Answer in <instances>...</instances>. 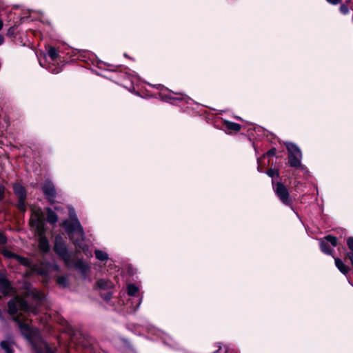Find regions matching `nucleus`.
I'll return each mask as SVG.
<instances>
[{
	"mask_svg": "<svg viewBox=\"0 0 353 353\" xmlns=\"http://www.w3.org/2000/svg\"><path fill=\"white\" fill-rule=\"evenodd\" d=\"M8 312L17 322L22 334L31 342L36 353H54L40 336L39 330L30 325L28 317L30 313L36 314L34 308H31L22 298L17 296L8 303Z\"/></svg>",
	"mask_w": 353,
	"mask_h": 353,
	"instance_id": "1",
	"label": "nucleus"
},
{
	"mask_svg": "<svg viewBox=\"0 0 353 353\" xmlns=\"http://www.w3.org/2000/svg\"><path fill=\"white\" fill-rule=\"evenodd\" d=\"M32 215L30 219V224L35 234L39 236V248L43 252H48L50 247L48 241L44 236L45 222L43 213L40 208L32 207L31 208Z\"/></svg>",
	"mask_w": 353,
	"mask_h": 353,
	"instance_id": "2",
	"label": "nucleus"
},
{
	"mask_svg": "<svg viewBox=\"0 0 353 353\" xmlns=\"http://www.w3.org/2000/svg\"><path fill=\"white\" fill-rule=\"evenodd\" d=\"M70 221H64L62 225L65 228L70 238L79 248L83 249L82 243L84 239V233L74 210L69 208Z\"/></svg>",
	"mask_w": 353,
	"mask_h": 353,
	"instance_id": "3",
	"label": "nucleus"
},
{
	"mask_svg": "<svg viewBox=\"0 0 353 353\" xmlns=\"http://www.w3.org/2000/svg\"><path fill=\"white\" fill-rule=\"evenodd\" d=\"M1 254L6 258L14 259L17 262L24 266L31 267L33 271L38 272L41 275H45L48 273L47 267L43 263H41L40 265H34L32 267L30 262L27 258L15 254L6 248L2 249Z\"/></svg>",
	"mask_w": 353,
	"mask_h": 353,
	"instance_id": "4",
	"label": "nucleus"
},
{
	"mask_svg": "<svg viewBox=\"0 0 353 353\" xmlns=\"http://www.w3.org/2000/svg\"><path fill=\"white\" fill-rule=\"evenodd\" d=\"M286 148L288 151L289 164L293 168H299L305 170V168L301 163L302 153L301 150L292 143H287Z\"/></svg>",
	"mask_w": 353,
	"mask_h": 353,
	"instance_id": "5",
	"label": "nucleus"
},
{
	"mask_svg": "<svg viewBox=\"0 0 353 353\" xmlns=\"http://www.w3.org/2000/svg\"><path fill=\"white\" fill-rule=\"evenodd\" d=\"M273 183V189L279 200L286 205H291V199L288 188L281 182L277 183L276 185Z\"/></svg>",
	"mask_w": 353,
	"mask_h": 353,
	"instance_id": "6",
	"label": "nucleus"
},
{
	"mask_svg": "<svg viewBox=\"0 0 353 353\" xmlns=\"http://www.w3.org/2000/svg\"><path fill=\"white\" fill-rule=\"evenodd\" d=\"M54 249L56 253L59 254L64 260L66 265L70 267L71 265L70 261V256L67 251L65 244L61 241V238L56 239Z\"/></svg>",
	"mask_w": 353,
	"mask_h": 353,
	"instance_id": "7",
	"label": "nucleus"
},
{
	"mask_svg": "<svg viewBox=\"0 0 353 353\" xmlns=\"http://www.w3.org/2000/svg\"><path fill=\"white\" fill-rule=\"evenodd\" d=\"M327 243H330L333 247H335L337 245V239L334 236L328 235L325 237V240H321L320 241L321 251L327 254H331L332 249L328 247Z\"/></svg>",
	"mask_w": 353,
	"mask_h": 353,
	"instance_id": "8",
	"label": "nucleus"
},
{
	"mask_svg": "<svg viewBox=\"0 0 353 353\" xmlns=\"http://www.w3.org/2000/svg\"><path fill=\"white\" fill-rule=\"evenodd\" d=\"M12 292L13 289L9 281L4 277H0V298L2 296L11 294Z\"/></svg>",
	"mask_w": 353,
	"mask_h": 353,
	"instance_id": "9",
	"label": "nucleus"
},
{
	"mask_svg": "<svg viewBox=\"0 0 353 353\" xmlns=\"http://www.w3.org/2000/svg\"><path fill=\"white\" fill-rule=\"evenodd\" d=\"M43 191L50 202H52L55 196V190L50 181H46L43 187Z\"/></svg>",
	"mask_w": 353,
	"mask_h": 353,
	"instance_id": "10",
	"label": "nucleus"
},
{
	"mask_svg": "<svg viewBox=\"0 0 353 353\" xmlns=\"http://www.w3.org/2000/svg\"><path fill=\"white\" fill-rule=\"evenodd\" d=\"M222 123L225 126V132L232 133L233 132H239L241 130V125L238 123L231 122L227 120H222Z\"/></svg>",
	"mask_w": 353,
	"mask_h": 353,
	"instance_id": "11",
	"label": "nucleus"
},
{
	"mask_svg": "<svg viewBox=\"0 0 353 353\" xmlns=\"http://www.w3.org/2000/svg\"><path fill=\"white\" fill-rule=\"evenodd\" d=\"M13 190L15 194L18 196L21 201L26 200V191L24 188L20 184H14L13 186Z\"/></svg>",
	"mask_w": 353,
	"mask_h": 353,
	"instance_id": "12",
	"label": "nucleus"
},
{
	"mask_svg": "<svg viewBox=\"0 0 353 353\" xmlns=\"http://www.w3.org/2000/svg\"><path fill=\"white\" fill-rule=\"evenodd\" d=\"M335 265L341 272L346 274L349 271V268L345 265L343 262L339 258L335 259Z\"/></svg>",
	"mask_w": 353,
	"mask_h": 353,
	"instance_id": "13",
	"label": "nucleus"
},
{
	"mask_svg": "<svg viewBox=\"0 0 353 353\" xmlns=\"http://www.w3.org/2000/svg\"><path fill=\"white\" fill-rule=\"evenodd\" d=\"M58 220L57 215L50 208L47 209V221L51 224H54Z\"/></svg>",
	"mask_w": 353,
	"mask_h": 353,
	"instance_id": "14",
	"label": "nucleus"
},
{
	"mask_svg": "<svg viewBox=\"0 0 353 353\" xmlns=\"http://www.w3.org/2000/svg\"><path fill=\"white\" fill-rule=\"evenodd\" d=\"M94 253H95L96 258L97 259H99V261H103L108 259V256L107 253H105L101 250H96Z\"/></svg>",
	"mask_w": 353,
	"mask_h": 353,
	"instance_id": "15",
	"label": "nucleus"
},
{
	"mask_svg": "<svg viewBox=\"0 0 353 353\" xmlns=\"http://www.w3.org/2000/svg\"><path fill=\"white\" fill-rule=\"evenodd\" d=\"M48 54L51 58L52 61H55L59 56L58 50L54 47L49 48Z\"/></svg>",
	"mask_w": 353,
	"mask_h": 353,
	"instance_id": "16",
	"label": "nucleus"
},
{
	"mask_svg": "<svg viewBox=\"0 0 353 353\" xmlns=\"http://www.w3.org/2000/svg\"><path fill=\"white\" fill-rule=\"evenodd\" d=\"M1 347L6 353H13L12 346L9 342L2 341L1 343Z\"/></svg>",
	"mask_w": 353,
	"mask_h": 353,
	"instance_id": "17",
	"label": "nucleus"
},
{
	"mask_svg": "<svg viewBox=\"0 0 353 353\" xmlns=\"http://www.w3.org/2000/svg\"><path fill=\"white\" fill-rule=\"evenodd\" d=\"M97 284L98 288H101V289H106V288H110L112 285L111 283H110L108 281H106L104 279L99 280Z\"/></svg>",
	"mask_w": 353,
	"mask_h": 353,
	"instance_id": "18",
	"label": "nucleus"
},
{
	"mask_svg": "<svg viewBox=\"0 0 353 353\" xmlns=\"http://www.w3.org/2000/svg\"><path fill=\"white\" fill-rule=\"evenodd\" d=\"M138 292V288L133 284H130L128 286V293L130 296H134Z\"/></svg>",
	"mask_w": 353,
	"mask_h": 353,
	"instance_id": "19",
	"label": "nucleus"
},
{
	"mask_svg": "<svg viewBox=\"0 0 353 353\" xmlns=\"http://www.w3.org/2000/svg\"><path fill=\"white\" fill-rule=\"evenodd\" d=\"M57 283L59 285L65 287L67 285L68 281L65 276H61L57 278Z\"/></svg>",
	"mask_w": 353,
	"mask_h": 353,
	"instance_id": "20",
	"label": "nucleus"
},
{
	"mask_svg": "<svg viewBox=\"0 0 353 353\" xmlns=\"http://www.w3.org/2000/svg\"><path fill=\"white\" fill-rule=\"evenodd\" d=\"M266 173L270 177H274L275 176H279V171L276 170H274V169L268 170Z\"/></svg>",
	"mask_w": 353,
	"mask_h": 353,
	"instance_id": "21",
	"label": "nucleus"
},
{
	"mask_svg": "<svg viewBox=\"0 0 353 353\" xmlns=\"http://www.w3.org/2000/svg\"><path fill=\"white\" fill-rule=\"evenodd\" d=\"M34 296L39 302H42L43 300L44 299V294L43 293L37 292V294H35Z\"/></svg>",
	"mask_w": 353,
	"mask_h": 353,
	"instance_id": "22",
	"label": "nucleus"
},
{
	"mask_svg": "<svg viewBox=\"0 0 353 353\" xmlns=\"http://www.w3.org/2000/svg\"><path fill=\"white\" fill-rule=\"evenodd\" d=\"M340 10H341V13H343V14H346L348 13L349 9H348L347 6L343 4L340 7Z\"/></svg>",
	"mask_w": 353,
	"mask_h": 353,
	"instance_id": "23",
	"label": "nucleus"
},
{
	"mask_svg": "<svg viewBox=\"0 0 353 353\" xmlns=\"http://www.w3.org/2000/svg\"><path fill=\"white\" fill-rule=\"evenodd\" d=\"M18 207L21 211H25L26 210L25 200L21 201L20 199H19Z\"/></svg>",
	"mask_w": 353,
	"mask_h": 353,
	"instance_id": "24",
	"label": "nucleus"
},
{
	"mask_svg": "<svg viewBox=\"0 0 353 353\" xmlns=\"http://www.w3.org/2000/svg\"><path fill=\"white\" fill-rule=\"evenodd\" d=\"M347 243L348 248H349L352 251H353V237H350V238H349V239H347Z\"/></svg>",
	"mask_w": 353,
	"mask_h": 353,
	"instance_id": "25",
	"label": "nucleus"
},
{
	"mask_svg": "<svg viewBox=\"0 0 353 353\" xmlns=\"http://www.w3.org/2000/svg\"><path fill=\"white\" fill-rule=\"evenodd\" d=\"M76 266L82 269V270H85L87 268V265L83 264L81 261L77 263Z\"/></svg>",
	"mask_w": 353,
	"mask_h": 353,
	"instance_id": "26",
	"label": "nucleus"
},
{
	"mask_svg": "<svg viewBox=\"0 0 353 353\" xmlns=\"http://www.w3.org/2000/svg\"><path fill=\"white\" fill-rule=\"evenodd\" d=\"M276 153V149L274 148H272L271 150H270L267 153H266V156L268 157H272Z\"/></svg>",
	"mask_w": 353,
	"mask_h": 353,
	"instance_id": "27",
	"label": "nucleus"
},
{
	"mask_svg": "<svg viewBox=\"0 0 353 353\" xmlns=\"http://www.w3.org/2000/svg\"><path fill=\"white\" fill-rule=\"evenodd\" d=\"M4 194V187L0 185V201L3 199Z\"/></svg>",
	"mask_w": 353,
	"mask_h": 353,
	"instance_id": "28",
	"label": "nucleus"
},
{
	"mask_svg": "<svg viewBox=\"0 0 353 353\" xmlns=\"http://www.w3.org/2000/svg\"><path fill=\"white\" fill-rule=\"evenodd\" d=\"M6 241V237L1 233H0V243H5Z\"/></svg>",
	"mask_w": 353,
	"mask_h": 353,
	"instance_id": "29",
	"label": "nucleus"
},
{
	"mask_svg": "<svg viewBox=\"0 0 353 353\" xmlns=\"http://www.w3.org/2000/svg\"><path fill=\"white\" fill-rule=\"evenodd\" d=\"M347 257L350 259V260L351 261V263L353 266V252H349L347 253Z\"/></svg>",
	"mask_w": 353,
	"mask_h": 353,
	"instance_id": "30",
	"label": "nucleus"
},
{
	"mask_svg": "<svg viewBox=\"0 0 353 353\" xmlns=\"http://www.w3.org/2000/svg\"><path fill=\"white\" fill-rule=\"evenodd\" d=\"M341 0H327V2L332 4H337L341 2Z\"/></svg>",
	"mask_w": 353,
	"mask_h": 353,
	"instance_id": "31",
	"label": "nucleus"
},
{
	"mask_svg": "<svg viewBox=\"0 0 353 353\" xmlns=\"http://www.w3.org/2000/svg\"><path fill=\"white\" fill-rule=\"evenodd\" d=\"M50 71L52 73L57 74V73H59L61 71V70L59 68H55L54 69L53 68H50Z\"/></svg>",
	"mask_w": 353,
	"mask_h": 353,
	"instance_id": "32",
	"label": "nucleus"
},
{
	"mask_svg": "<svg viewBox=\"0 0 353 353\" xmlns=\"http://www.w3.org/2000/svg\"><path fill=\"white\" fill-rule=\"evenodd\" d=\"M257 169H258L259 172H262V169H261V165H260V159H258V168H257Z\"/></svg>",
	"mask_w": 353,
	"mask_h": 353,
	"instance_id": "33",
	"label": "nucleus"
},
{
	"mask_svg": "<svg viewBox=\"0 0 353 353\" xmlns=\"http://www.w3.org/2000/svg\"><path fill=\"white\" fill-rule=\"evenodd\" d=\"M4 41V39L3 36L0 35V45H1Z\"/></svg>",
	"mask_w": 353,
	"mask_h": 353,
	"instance_id": "34",
	"label": "nucleus"
},
{
	"mask_svg": "<svg viewBox=\"0 0 353 353\" xmlns=\"http://www.w3.org/2000/svg\"><path fill=\"white\" fill-rule=\"evenodd\" d=\"M3 27V21L1 20H0V30H1Z\"/></svg>",
	"mask_w": 353,
	"mask_h": 353,
	"instance_id": "35",
	"label": "nucleus"
}]
</instances>
